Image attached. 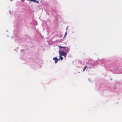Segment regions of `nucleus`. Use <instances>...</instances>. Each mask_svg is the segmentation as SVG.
I'll return each mask as SVG.
<instances>
[{"mask_svg":"<svg viewBox=\"0 0 122 122\" xmlns=\"http://www.w3.org/2000/svg\"><path fill=\"white\" fill-rule=\"evenodd\" d=\"M30 0L31 1H33V2H36V3H37V2H38V1H36V0Z\"/></svg>","mask_w":122,"mask_h":122,"instance_id":"6","label":"nucleus"},{"mask_svg":"<svg viewBox=\"0 0 122 122\" xmlns=\"http://www.w3.org/2000/svg\"><path fill=\"white\" fill-rule=\"evenodd\" d=\"M59 48H63L64 49H65V48H66V46L62 47L61 46H59Z\"/></svg>","mask_w":122,"mask_h":122,"instance_id":"5","label":"nucleus"},{"mask_svg":"<svg viewBox=\"0 0 122 122\" xmlns=\"http://www.w3.org/2000/svg\"><path fill=\"white\" fill-rule=\"evenodd\" d=\"M53 60H54L55 61V63H57V62L58 60L57 58L56 57H55L53 58Z\"/></svg>","mask_w":122,"mask_h":122,"instance_id":"2","label":"nucleus"},{"mask_svg":"<svg viewBox=\"0 0 122 122\" xmlns=\"http://www.w3.org/2000/svg\"><path fill=\"white\" fill-rule=\"evenodd\" d=\"M59 54L61 56H63L65 57L67 54V53L66 52L64 51H61L59 52Z\"/></svg>","mask_w":122,"mask_h":122,"instance_id":"1","label":"nucleus"},{"mask_svg":"<svg viewBox=\"0 0 122 122\" xmlns=\"http://www.w3.org/2000/svg\"><path fill=\"white\" fill-rule=\"evenodd\" d=\"M67 34V32H66V33H65V35H64V37H65V36Z\"/></svg>","mask_w":122,"mask_h":122,"instance_id":"8","label":"nucleus"},{"mask_svg":"<svg viewBox=\"0 0 122 122\" xmlns=\"http://www.w3.org/2000/svg\"><path fill=\"white\" fill-rule=\"evenodd\" d=\"M64 49L66 51V53L68 52L69 51V49L67 47H66V48H65Z\"/></svg>","mask_w":122,"mask_h":122,"instance_id":"3","label":"nucleus"},{"mask_svg":"<svg viewBox=\"0 0 122 122\" xmlns=\"http://www.w3.org/2000/svg\"><path fill=\"white\" fill-rule=\"evenodd\" d=\"M59 57H60V58L58 59V60H60V59L61 60H62L63 59V57H62L60 55Z\"/></svg>","mask_w":122,"mask_h":122,"instance_id":"4","label":"nucleus"},{"mask_svg":"<svg viewBox=\"0 0 122 122\" xmlns=\"http://www.w3.org/2000/svg\"><path fill=\"white\" fill-rule=\"evenodd\" d=\"M25 0H21V1L23 2H24Z\"/></svg>","mask_w":122,"mask_h":122,"instance_id":"9","label":"nucleus"},{"mask_svg":"<svg viewBox=\"0 0 122 122\" xmlns=\"http://www.w3.org/2000/svg\"><path fill=\"white\" fill-rule=\"evenodd\" d=\"M87 67L86 66H85L84 67V68L83 69V71H85L86 69V68Z\"/></svg>","mask_w":122,"mask_h":122,"instance_id":"7","label":"nucleus"}]
</instances>
